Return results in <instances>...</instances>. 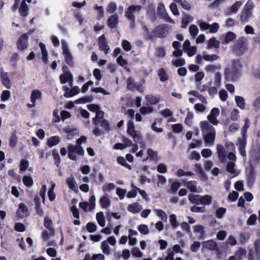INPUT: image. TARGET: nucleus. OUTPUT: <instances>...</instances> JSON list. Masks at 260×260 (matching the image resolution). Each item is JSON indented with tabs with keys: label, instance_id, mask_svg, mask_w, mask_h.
I'll return each mask as SVG.
<instances>
[{
	"label": "nucleus",
	"instance_id": "nucleus-1",
	"mask_svg": "<svg viewBox=\"0 0 260 260\" xmlns=\"http://www.w3.org/2000/svg\"><path fill=\"white\" fill-rule=\"evenodd\" d=\"M200 126L205 142L207 144H212L216 136L215 128L208 121H201Z\"/></svg>",
	"mask_w": 260,
	"mask_h": 260
},
{
	"label": "nucleus",
	"instance_id": "nucleus-2",
	"mask_svg": "<svg viewBox=\"0 0 260 260\" xmlns=\"http://www.w3.org/2000/svg\"><path fill=\"white\" fill-rule=\"evenodd\" d=\"M241 66L238 61L234 60L231 66L225 69L224 76L228 81L236 80L240 75Z\"/></svg>",
	"mask_w": 260,
	"mask_h": 260
},
{
	"label": "nucleus",
	"instance_id": "nucleus-3",
	"mask_svg": "<svg viewBox=\"0 0 260 260\" xmlns=\"http://www.w3.org/2000/svg\"><path fill=\"white\" fill-rule=\"evenodd\" d=\"M171 29V26L168 24H161L156 27L150 35L151 39L154 38H165Z\"/></svg>",
	"mask_w": 260,
	"mask_h": 260
},
{
	"label": "nucleus",
	"instance_id": "nucleus-4",
	"mask_svg": "<svg viewBox=\"0 0 260 260\" xmlns=\"http://www.w3.org/2000/svg\"><path fill=\"white\" fill-rule=\"evenodd\" d=\"M142 9L140 5H132L128 7L125 11V17L130 21L131 28H134L135 26V15L138 13Z\"/></svg>",
	"mask_w": 260,
	"mask_h": 260
},
{
	"label": "nucleus",
	"instance_id": "nucleus-5",
	"mask_svg": "<svg viewBox=\"0 0 260 260\" xmlns=\"http://www.w3.org/2000/svg\"><path fill=\"white\" fill-rule=\"evenodd\" d=\"M127 132L135 142L139 144L143 143V138L140 133L135 129L134 122L132 120L128 121Z\"/></svg>",
	"mask_w": 260,
	"mask_h": 260
},
{
	"label": "nucleus",
	"instance_id": "nucleus-6",
	"mask_svg": "<svg viewBox=\"0 0 260 260\" xmlns=\"http://www.w3.org/2000/svg\"><path fill=\"white\" fill-rule=\"evenodd\" d=\"M254 4L251 1H248L244 7V9L240 15V20L242 22L245 23L251 16L252 9Z\"/></svg>",
	"mask_w": 260,
	"mask_h": 260
},
{
	"label": "nucleus",
	"instance_id": "nucleus-7",
	"mask_svg": "<svg viewBox=\"0 0 260 260\" xmlns=\"http://www.w3.org/2000/svg\"><path fill=\"white\" fill-rule=\"evenodd\" d=\"M61 47L62 49V54L67 63L70 67H73L74 62L73 60V56L72 55L69 47L68 42L63 40L61 41Z\"/></svg>",
	"mask_w": 260,
	"mask_h": 260
},
{
	"label": "nucleus",
	"instance_id": "nucleus-8",
	"mask_svg": "<svg viewBox=\"0 0 260 260\" xmlns=\"http://www.w3.org/2000/svg\"><path fill=\"white\" fill-rule=\"evenodd\" d=\"M69 157L73 160H76V156L75 153H77L80 155L84 154V150L82 146L80 145H69L68 146Z\"/></svg>",
	"mask_w": 260,
	"mask_h": 260
},
{
	"label": "nucleus",
	"instance_id": "nucleus-9",
	"mask_svg": "<svg viewBox=\"0 0 260 260\" xmlns=\"http://www.w3.org/2000/svg\"><path fill=\"white\" fill-rule=\"evenodd\" d=\"M98 46L100 50L104 51L105 54H108L110 48L104 35H102L99 39Z\"/></svg>",
	"mask_w": 260,
	"mask_h": 260
},
{
	"label": "nucleus",
	"instance_id": "nucleus-10",
	"mask_svg": "<svg viewBox=\"0 0 260 260\" xmlns=\"http://www.w3.org/2000/svg\"><path fill=\"white\" fill-rule=\"evenodd\" d=\"M247 40L244 37L240 38L235 44V49L240 54H243L247 49Z\"/></svg>",
	"mask_w": 260,
	"mask_h": 260
},
{
	"label": "nucleus",
	"instance_id": "nucleus-11",
	"mask_svg": "<svg viewBox=\"0 0 260 260\" xmlns=\"http://www.w3.org/2000/svg\"><path fill=\"white\" fill-rule=\"evenodd\" d=\"M219 109L216 108H214L212 109L210 113L207 116V119L213 125H216L218 123V121L217 119V117L219 114Z\"/></svg>",
	"mask_w": 260,
	"mask_h": 260
},
{
	"label": "nucleus",
	"instance_id": "nucleus-12",
	"mask_svg": "<svg viewBox=\"0 0 260 260\" xmlns=\"http://www.w3.org/2000/svg\"><path fill=\"white\" fill-rule=\"evenodd\" d=\"M216 150L219 161L221 163L225 162L226 160V154L224 147L221 145H218Z\"/></svg>",
	"mask_w": 260,
	"mask_h": 260
},
{
	"label": "nucleus",
	"instance_id": "nucleus-13",
	"mask_svg": "<svg viewBox=\"0 0 260 260\" xmlns=\"http://www.w3.org/2000/svg\"><path fill=\"white\" fill-rule=\"evenodd\" d=\"M17 214L19 218H23L28 215V208L24 203L19 204Z\"/></svg>",
	"mask_w": 260,
	"mask_h": 260
},
{
	"label": "nucleus",
	"instance_id": "nucleus-14",
	"mask_svg": "<svg viewBox=\"0 0 260 260\" xmlns=\"http://www.w3.org/2000/svg\"><path fill=\"white\" fill-rule=\"evenodd\" d=\"M28 37L26 34L22 35L19 39L17 47L19 50H23L27 48Z\"/></svg>",
	"mask_w": 260,
	"mask_h": 260
},
{
	"label": "nucleus",
	"instance_id": "nucleus-15",
	"mask_svg": "<svg viewBox=\"0 0 260 260\" xmlns=\"http://www.w3.org/2000/svg\"><path fill=\"white\" fill-rule=\"evenodd\" d=\"M118 24V16L117 14L111 15L108 19L107 24L111 28L116 27Z\"/></svg>",
	"mask_w": 260,
	"mask_h": 260
},
{
	"label": "nucleus",
	"instance_id": "nucleus-16",
	"mask_svg": "<svg viewBox=\"0 0 260 260\" xmlns=\"http://www.w3.org/2000/svg\"><path fill=\"white\" fill-rule=\"evenodd\" d=\"M1 79L2 84L8 89L11 87V83L8 78V73L1 70Z\"/></svg>",
	"mask_w": 260,
	"mask_h": 260
},
{
	"label": "nucleus",
	"instance_id": "nucleus-17",
	"mask_svg": "<svg viewBox=\"0 0 260 260\" xmlns=\"http://www.w3.org/2000/svg\"><path fill=\"white\" fill-rule=\"evenodd\" d=\"M59 80L62 84L69 82L71 86V82L73 81V76L70 72L64 71V74L59 76Z\"/></svg>",
	"mask_w": 260,
	"mask_h": 260
},
{
	"label": "nucleus",
	"instance_id": "nucleus-18",
	"mask_svg": "<svg viewBox=\"0 0 260 260\" xmlns=\"http://www.w3.org/2000/svg\"><path fill=\"white\" fill-rule=\"evenodd\" d=\"M127 209L129 212L133 214H136L142 209V206L138 203H134L128 205Z\"/></svg>",
	"mask_w": 260,
	"mask_h": 260
},
{
	"label": "nucleus",
	"instance_id": "nucleus-19",
	"mask_svg": "<svg viewBox=\"0 0 260 260\" xmlns=\"http://www.w3.org/2000/svg\"><path fill=\"white\" fill-rule=\"evenodd\" d=\"M202 246L203 248H207L211 250H215L217 249V244L213 240L203 242L202 243Z\"/></svg>",
	"mask_w": 260,
	"mask_h": 260
},
{
	"label": "nucleus",
	"instance_id": "nucleus-20",
	"mask_svg": "<svg viewBox=\"0 0 260 260\" xmlns=\"http://www.w3.org/2000/svg\"><path fill=\"white\" fill-rule=\"evenodd\" d=\"M42 94L40 90L35 89L31 91L30 94V102L31 103H36V100H41Z\"/></svg>",
	"mask_w": 260,
	"mask_h": 260
},
{
	"label": "nucleus",
	"instance_id": "nucleus-21",
	"mask_svg": "<svg viewBox=\"0 0 260 260\" xmlns=\"http://www.w3.org/2000/svg\"><path fill=\"white\" fill-rule=\"evenodd\" d=\"M44 225L48 229L50 232V235L53 236L55 234L54 230L52 226V221L49 217H45L44 219Z\"/></svg>",
	"mask_w": 260,
	"mask_h": 260
},
{
	"label": "nucleus",
	"instance_id": "nucleus-22",
	"mask_svg": "<svg viewBox=\"0 0 260 260\" xmlns=\"http://www.w3.org/2000/svg\"><path fill=\"white\" fill-rule=\"evenodd\" d=\"M235 163L234 161H230L226 166V171L231 174L233 175L234 177L238 176L239 174V171L235 168Z\"/></svg>",
	"mask_w": 260,
	"mask_h": 260
},
{
	"label": "nucleus",
	"instance_id": "nucleus-23",
	"mask_svg": "<svg viewBox=\"0 0 260 260\" xmlns=\"http://www.w3.org/2000/svg\"><path fill=\"white\" fill-rule=\"evenodd\" d=\"M100 205L104 209H107L111 204V201L109 196L105 194L101 197L99 201Z\"/></svg>",
	"mask_w": 260,
	"mask_h": 260
},
{
	"label": "nucleus",
	"instance_id": "nucleus-24",
	"mask_svg": "<svg viewBox=\"0 0 260 260\" xmlns=\"http://www.w3.org/2000/svg\"><path fill=\"white\" fill-rule=\"evenodd\" d=\"M67 183L69 187L74 191L78 190V185L76 181L73 176H70L67 179Z\"/></svg>",
	"mask_w": 260,
	"mask_h": 260
},
{
	"label": "nucleus",
	"instance_id": "nucleus-25",
	"mask_svg": "<svg viewBox=\"0 0 260 260\" xmlns=\"http://www.w3.org/2000/svg\"><path fill=\"white\" fill-rule=\"evenodd\" d=\"M145 100L149 104L155 105L159 102L160 98L158 96L148 94L145 96Z\"/></svg>",
	"mask_w": 260,
	"mask_h": 260
},
{
	"label": "nucleus",
	"instance_id": "nucleus-26",
	"mask_svg": "<svg viewBox=\"0 0 260 260\" xmlns=\"http://www.w3.org/2000/svg\"><path fill=\"white\" fill-rule=\"evenodd\" d=\"M28 7L25 3V0H23L19 9V12L22 16L25 17L28 15Z\"/></svg>",
	"mask_w": 260,
	"mask_h": 260
},
{
	"label": "nucleus",
	"instance_id": "nucleus-27",
	"mask_svg": "<svg viewBox=\"0 0 260 260\" xmlns=\"http://www.w3.org/2000/svg\"><path fill=\"white\" fill-rule=\"evenodd\" d=\"M79 88L78 86H75L72 87L71 90L66 91L64 93L63 95L64 97L67 98H70L75 95H76L79 92Z\"/></svg>",
	"mask_w": 260,
	"mask_h": 260
},
{
	"label": "nucleus",
	"instance_id": "nucleus-28",
	"mask_svg": "<svg viewBox=\"0 0 260 260\" xmlns=\"http://www.w3.org/2000/svg\"><path fill=\"white\" fill-rule=\"evenodd\" d=\"M188 94L192 95L198 98V99L204 104H207V101L205 96L199 93L197 90H191L188 92Z\"/></svg>",
	"mask_w": 260,
	"mask_h": 260
},
{
	"label": "nucleus",
	"instance_id": "nucleus-29",
	"mask_svg": "<svg viewBox=\"0 0 260 260\" xmlns=\"http://www.w3.org/2000/svg\"><path fill=\"white\" fill-rule=\"evenodd\" d=\"M193 20V17L189 14L185 15L182 18L181 27L186 28L188 24Z\"/></svg>",
	"mask_w": 260,
	"mask_h": 260
},
{
	"label": "nucleus",
	"instance_id": "nucleus-30",
	"mask_svg": "<svg viewBox=\"0 0 260 260\" xmlns=\"http://www.w3.org/2000/svg\"><path fill=\"white\" fill-rule=\"evenodd\" d=\"M167 13L164 5L161 2L159 3L157 8V14L158 16L161 18Z\"/></svg>",
	"mask_w": 260,
	"mask_h": 260
},
{
	"label": "nucleus",
	"instance_id": "nucleus-31",
	"mask_svg": "<svg viewBox=\"0 0 260 260\" xmlns=\"http://www.w3.org/2000/svg\"><path fill=\"white\" fill-rule=\"evenodd\" d=\"M104 112L101 110H99L95 113V116L93 118V123L94 125H97L104 117Z\"/></svg>",
	"mask_w": 260,
	"mask_h": 260
},
{
	"label": "nucleus",
	"instance_id": "nucleus-32",
	"mask_svg": "<svg viewBox=\"0 0 260 260\" xmlns=\"http://www.w3.org/2000/svg\"><path fill=\"white\" fill-rule=\"evenodd\" d=\"M127 83V88L129 90H133L135 88H137L138 90H139L140 88V85H136V84L134 81V80L132 78H127L126 80Z\"/></svg>",
	"mask_w": 260,
	"mask_h": 260
},
{
	"label": "nucleus",
	"instance_id": "nucleus-33",
	"mask_svg": "<svg viewBox=\"0 0 260 260\" xmlns=\"http://www.w3.org/2000/svg\"><path fill=\"white\" fill-rule=\"evenodd\" d=\"M39 46L41 49L42 55V59L45 63H47V62H48V52L46 49L45 45L44 44H43L42 43H40L39 44Z\"/></svg>",
	"mask_w": 260,
	"mask_h": 260
},
{
	"label": "nucleus",
	"instance_id": "nucleus-34",
	"mask_svg": "<svg viewBox=\"0 0 260 260\" xmlns=\"http://www.w3.org/2000/svg\"><path fill=\"white\" fill-rule=\"evenodd\" d=\"M220 42L217 40L215 38L210 39L208 41L207 48H218L219 47Z\"/></svg>",
	"mask_w": 260,
	"mask_h": 260
},
{
	"label": "nucleus",
	"instance_id": "nucleus-35",
	"mask_svg": "<svg viewBox=\"0 0 260 260\" xmlns=\"http://www.w3.org/2000/svg\"><path fill=\"white\" fill-rule=\"evenodd\" d=\"M212 198L209 195L201 196L200 204L202 205H209L212 203Z\"/></svg>",
	"mask_w": 260,
	"mask_h": 260
},
{
	"label": "nucleus",
	"instance_id": "nucleus-36",
	"mask_svg": "<svg viewBox=\"0 0 260 260\" xmlns=\"http://www.w3.org/2000/svg\"><path fill=\"white\" fill-rule=\"evenodd\" d=\"M96 219L99 224L104 227L105 225V218L104 213L102 212H100L96 214Z\"/></svg>",
	"mask_w": 260,
	"mask_h": 260
},
{
	"label": "nucleus",
	"instance_id": "nucleus-37",
	"mask_svg": "<svg viewBox=\"0 0 260 260\" xmlns=\"http://www.w3.org/2000/svg\"><path fill=\"white\" fill-rule=\"evenodd\" d=\"M188 200L192 204L199 205L200 204L201 196L189 194L188 195Z\"/></svg>",
	"mask_w": 260,
	"mask_h": 260
},
{
	"label": "nucleus",
	"instance_id": "nucleus-38",
	"mask_svg": "<svg viewBox=\"0 0 260 260\" xmlns=\"http://www.w3.org/2000/svg\"><path fill=\"white\" fill-rule=\"evenodd\" d=\"M158 76L161 82H165L168 79V75L163 68H161L158 70Z\"/></svg>",
	"mask_w": 260,
	"mask_h": 260
},
{
	"label": "nucleus",
	"instance_id": "nucleus-39",
	"mask_svg": "<svg viewBox=\"0 0 260 260\" xmlns=\"http://www.w3.org/2000/svg\"><path fill=\"white\" fill-rule=\"evenodd\" d=\"M60 139L58 136H53L50 137L47 141L48 145L52 147L59 143Z\"/></svg>",
	"mask_w": 260,
	"mask_h": 260
},
{
	"label": "nucleus",
	"instance_id": "nucleus-40",
	"mask_svg": "<svg viewBox=\"0 0 260 260\" xmlns=\"http://www.w3.org/2000/svg\"><path fill=\"white\" fill-rule=\"evenodd\" d=\"M170 224L173 229H176L178 224L177 222V216L175 214H171L169 216Z\"/></svg>",
	"mask_w": 260,
	"mask_h": 260
},
{
	"label": "nucleus",
	"instance_id": "nucleus-41",
	"mask_svg": "<svg viewBox=\"0 0 260 260\" xmlns=\"http://www.w3.org/2000/svg\"><path fill=\"white\" fill-rule=\"evenodd\" d=\"M147 153L148 156L147 158L143 159V161H145L149 158L152 160H156L157 157V153L156 151H153L152 149L149 148L147 150Z\"/></svg>",
	"mask_w": 260,
	"mask_h": 260
},
{
	"label": "nucleus",
	"instance_id": "nucleus-42",
	"mask_svg": "<svg viewBox=\"0 0 260 260\" xmlns=\"http://www.w3.org/2000/svg\"><path fill=\"white\" fill-rule=\"evenodd\" d=\"M235 101L237 106L241 109H244L245 108V101L243 97L240 96H236L235 97Z\"/></svg>",
	"mask_w": 260,
	"mask_h": 260
},
{
	"label": "nucleus",
	"instance_id": "nucleus-43",
	"mask_svg": "<svg viewBox=\"0 0 260 260\" xmlns=\"http://www.w3.org/2000/svg\"><path fill=\"white\" fill-rule=\"evenodd\" d=\"M154 211L157 216H159L163 221H167L168 217L166 213L161 209H155Z\"/></svg>",
	"mask_w": 260,
	"mask_h": 260
},
{
	"label": "nucleus",
	"instance_id": "nucleus-44",
	"mask_svg": "<svg viewBox=\"0 0 260 260\" xmlns=\"http://www.w3.org/2000/svg\"><path fill=\"white\" fill-rule=\"evenodd\" d=\"M189 32L190 35L192 37L194 38L197 36L199 32V29L196 25L192 24L189 26Z\"/></svg>",
	"mask_w": 260,
	"mask_h": 260
},
{
	"label": "nucleus",
	"instance_id": "nucleus-45",
	"mask_svg": "<svg viewBox=\"0 0 260 260\" xmlns=\"http://www.w3.org/2000/svg\"><path fill=\"white\" fill-rule=\"evenodd\" d=\"M242 3L240 1L235 3L231 7L230 10L231 13H236L238 12L239 9L242 6Z\"/></svg>",
	"mask_w": 260,
	"mask_h": 260
},
{
	"label": "nucleus",
	"instance_id": "nucleus-46",
	"mask_svg": "<svg viewBox=\"0 0 260 260\" xmlns=\"http://www.w3.org/2000/svg\"><path fill=\"white\" fill-rule=\"evenodd\" d=\"M102 249L105 254H109L110 253V248L108 244V242L105 240L102 242Z\"/></svg>",
	"mask_w": 260,
	"mask_h": 260
},
{
	"label": "nucleus",
	"instance_id": "nucleus-47",
	"mask_svg": "<svg viewBox=\"0 0 260 260\" xmlns=\"http://www.w3.org/2000/svg\"><path fill=\"white\" fill-rule=\"evenodd\" d=\"M176 3L180 4L183 9L189 10L190 9V5L186 0H173Z\"/></svg>",
	"mask_w": 260,
	"mask_h": 260
},
{
	"label": "nucleus",
	"instance_id": "nucleus-48",
	"mask_svg": "<svg viewBox=\"0 0 260 260\" xmlns=\"http://www.w3.org/2000/svg\"><path fill=\"white\" fill-rule=\"evenodd\" d=\"M89 208L88 211H91L95 206V197L94 195H92L89 199Z\"/></svg>",
	"mask_w": 260,
	"mask_h": 260
},
{
	"label": "nucleus",
	"instance_id": "nucleus-49",
	"mask_svg": "<svg viewBox=\"0 0 260 260\" xmlns=\"http://www.w3.org/2000/svg\"><path fill=\"white\" fill-rule=\"evenodd\" d=\"M236 38V35L233 32H228L225 37L224 41L226 43H229L230 42L234 40Z\"/></svg>",
	"mask_w": 260,
	"mask_h": 260
},
{
	"label": "nucleus",
	"instance_id": "nucleus-50",
	"mask_svg": "<svg viewBox=\"0 0 260 260\" xmlns=\"http://www.w3.org/2000/svg\"><path fill=\"white\" fill-rule=\"evenodd\" d=\"M156 177L158 179V181L157 182V186L159 187H162L166 183V178L164 176L160 175H157Z\"/></svg>",
	"mask_w": 260,
	"mask_h": 260
},
{
	"label": "nucleus",
	"instance_id": "nucleus-51",
	"mask_svg": "<svg viewBox=\"0 0 260 260\" xmlns=\"http://www.w3.org/2000/svg\"><path fill=\"white\" fill-rule=\"evenodd\" d=\"M218 56L216 54H204L203 56V59L207 61H213L217 60L218 58Z\"/></svg>",
	"mask_w": 260,
	"mask_h": 260
},
{
	"label": "nucleus",
	"instance_id": "nucleus-52",
	"mask_svg": "<svg viewBox=\"0 0 260 260\" xmlns=\"http://www.w3.org/2000/svg\"><path fill=\"white\" fill-rule=\"evenodd\" d=\"M22 180L24 184L27 187H30L33 184V180L31 177L24 176Z\"/></svg>",
	"mask_w": 260,
	"mask_h": 260
},
{
	"label": "nucleus",
	"instance_id": "nucleus-53",
	"mask_svg": "<svg viewBox=\"0 0 260 260\" xmlns=\"http://www.w3.org/2000/svg\"><path fill=\"white\" fill-rule=\"evenodd\" d=\"M154 108L151 107H142L140 109V112L142 114L145 115L153 112Z\"/></svg>",
	"mask_w": 260,
	"mask_h": 260
},
{
	"label": "nucleus",
	"instance_id": "nucleus-54",
	"mask_svg": "<svg viewBox=\"0 0 260 260\" xmlns=\"http://www.w3.org/2000/svg\"><path fill=\"white\" fill-rule=\"evenodd\" d=\"M117 9V5L115 3H109L107 8V12L109 13H114Z\"/></svg>",
	"mask_w": 260,
	"mask_h": 260
},
{
	"label": "nucleus",
	"instance_id": "nucleus-55",
	"mask_svg": "<svg viewBox=\"0 0 260 260\" xmlns=\"http://www.w3.org/2000/svg\"><path fill=\"white\" fill-rule=\"evenodd\" d=\"M138 229L141 233L144 235H147L149 233L148 226L145 224H140Z\"/></svg>",
	"mask_w": 260,
	"mask_h": 260
},
{
	"label": "nucleus",
	"instance_id": "nucleus-56",
	"mask_svg": "<svg viewBox=\"0 0 260 260\" xmlns=\"http://www.w3.org/2000/svg\"><path fill=\"white\" fill-rule=\"evenodd\" d=\"M219 28V25L217 23L214 22L209 26V32L210 33L216 32Z\"/></svg>",
	"mask_w": 260,
	"mask_h": 260
},
{
	"label": "nucleus",
	"instance_id": "nucleus-57",
	"mask_svg": "<svg viewBox=\"0 0 260 260\" xmlns=\"http://www.w3.org/2000/svg\"><path fill=\"white\" fill-rule=\"evenodd\" d=\"M11 96V93L10 91L5 90L3 91L1 95V101L3 102L7 101L9 99Z\"/></svg>",
	"mask_w": 260,
	"mask_h": 260
},
{
	"label": "nucleus",
	"instance_id": "nucleus-58",
	"mask_svg": "<svg viewBox=\"0 0 260 260\" xmlns=\"http://www.w3.org/2000/svg\"><path fill=\"white\" fill-rule=\"evenodd\" d=\"M246 145V134H243V137L238 140L239 148H245Z\"/></svg>",
	"mask_w": 260,
	"mask_h": 260
},
{
	"label": "nucleus",
	"instance_id": "nucleus-59",
	"mask_svg": "<svg viewBox=\"0 0 260 260\" xmlns=\"http://www.w3.org/2000/svg\"><path fill=\"white\" fill-rule=\"evenodd\" d=\"M220 68V66H217L212 64H209L207 66L205 69L207 72L216 73V71Z\"/></svg>",
	"mask_w": 260,
	"mask_h": 260
},
{
	"label": "nucleus",
	"instance_id": "nucleus-60",
	"mask_svg": "<svg viewBox=\"0 0 260 260\" xmlns=\"http://www.w3.org/2000/svg\"><path fill=\"white\" fill-rule=\"evenodd\" d=\"M117 161L119 164L121 165L122 166H124L125 167L129 169H131L130 165L126 163V161L123 157H118L117 158Z\"/></svg>",
	"mask_w": 260,
	"mask_h": 260
},
{
	"label": "nucleus",
	"instance_id": "nucleus-61",
	"mask_svg": "<svg viewBox=\"0 0 260 260\" xmlns=\"http://www.w3.org/2000/svg\"><path fill=\"white\" fill-rule=\"evenodd\" d=\"M121 46L123 49L126 51H129L132 49V46L130 43L127 40H123Z\"/></svg>",
	"mask_w": 260,
	"mask_h": 260
},
{
	"label": "nucleus",
	"instance_id": "nucleus-62",
	"mask_svg": "<svg viewBox=\"0 0 260 260\" xmlns=\"http://www.w3.org/2000/svg\"><path fill=\"white\" fill-rule=\"evenodd\" d=\"M170 9L174 15L178 16L179 15V12L178 11L177 5L175 3H172L170 4Z\"/></svg>",
	"mask_w": 260,
	"mask_h": 260
},
{
	"label": "nucleus",
	"instance_id": "nucleus-63",
	"mask_svg": "<svg viewBox=\"0 0 260 260\" xmlns=\"http://www.w3.org/2000/svg\"><path fill=\"white\" fill-rule=\"evenodd\" d=\"M200 28L202 30H205L209 29V24L203 20H198L197 22Z\"/></svg>",
	"mask_w": 260,
	"mask_h": 260
},
{
	"label": "nucleus",
	"instance_id": "nucleus-64",
	"mask_svg": "<svg viewBox=\"0 0 260 260\" xmlns=\"http://www.w3.org/2000/svg\"><path fill=\"white\" fill-rule=\"evenodd\" d=\"M132 254L136 257H141L143 256V253L137 247H135L132 249Z\"/></svg>",
	"mask_w": 260,
	"mask_h": 260
}]
</instances>
